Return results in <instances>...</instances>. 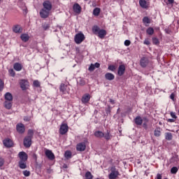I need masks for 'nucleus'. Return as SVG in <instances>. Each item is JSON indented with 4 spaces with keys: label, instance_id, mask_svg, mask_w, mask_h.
Here are the masks:
<instances>
[{
    "label": "nucleus",
    "instance_id": "f257e3e1",
    "mask_svg": "<svg viewBox=\"0 0 179 179\" xmlns=\"http://www.w3.org/2000/svg\"><path fill=\"white\" fill-rule=\"evenodd\" d=\"M92 33L95 34V36H97L99 38H104L106 36H107V31L103 29H100V27L97 25H94L92 27Z\"/></svg>",
    "mask_w": 179,
    "mask_h": 179
},
{
    "label": "nucleus",
    "instance_id": "f03ea898",
    "mask_svg": "<svg viewBox=\"0 0 179 179\" xmlns=\"http://www.w3.org/2000/svg\"><path fill=\"white\" fill-rule=\"evenodd\" d=\"M118 176H120V172L117 171L115 166H112L110 168V173L108 175L109 179H117L118 178Z\"/></svg>",
    "mask_w": 179,
    "mask_h": 179
},
{
    "label": "nucleus",
    "instance_id": "7ed1b4c3",
    "mask_svg": "<svg viewBox=\"0 0 179 179\" xmlns=\"http://www.w3.org/2000/svg\"><path fill=\"white\" fill-rule=\"evenodd\" d=\"M19 85L22 90H27V89L30 87V83L29 82V80H27V79L20 80Z\"/></svg>",
    "mask_w": 179,
    "mask_h": 179
},
{
    "label": "nucleus",
    "instance_id": "20e7f679",
    "mask_svg": "<svg viewBox=\"0 0 179 179\" xmlns=\"http://www.w3.org/2000/svg\"><path fill=\"white\" fill-rule=\"evenodd\" d=\"M144 121H148L147 117H141L138 115L134 119V122L137 125V127H141V125L143 124Z\"/></svg>",
    "mask_w": 179,
    "mask_h": 179
},
{
    "label": "nucleus",
    "instance_id": "39448f33",
    "mask_svg": "<svg viewBox=\"0 0 179 179\" xmlns=\"http://www.w3.org/2000/svg\"><path fill=\"white\" fill-rule=\"evenodd\" d=\"M74 41L76 44H80L85 41V34L83 33L77 34L74 37Z\"/></svg>",
    "mask_w": 179,
    "mask_h": 179
},
{
    "label": "nucleus",
    "instance_id": "423d86ee",
    "mask_svg": "<svg viewBox=\"0 0 179 179\" xmlns=\"http://www.w3.org/2000/svg\"><path fill=\"white\" fill-rule=\"evenodd\" d=\"M69 127L66 123H62L59 128L60 135H65L68 132Z\"/></svg>",
    "mask_w": 179,
    "mask_h": 179
},
{
    "label": "nucleus",
    "instance_id": "0eeeda50",
    "mask_svg": "<svg viewBox=\"0 0 179 179\" xmlns=\"http://www.w3.org/2000/svg\"><path fill=\"white\" fill-rule=\"evenodd\" d=\"M59 91L62 94H69V88L67 85L64 83H62L59 86Z\"/></svg>",
    "mask_w": 179,
    "mask_h": 179
},
{
    "label": "nucleus",
    "instance_id": "6e6552de",
    "mask_svg": "<svg viewBox=\"0 0 179 179\" xmlns=\"http://www.w3.org/2000/svg\"><path fill=\"white\" fill-rule=\"evenodd\" d=\"M3 145L5 148H13V141L9 138H6L3 141Z\"/></svg>",
    "mask_w": 179,
    "mask_h": 179
},
{
    "label": "nucleus",
    "instance_id": "1a4fd4ad",
    "mask_svg": "<svg viewBox=\"0 0 179 179\" xmlns=\"http://www.w3.org/2000/svg\"><path fill=\"white\" fill-rule=\"evenodd\" d=\"M16 131L18 134H24L26 131V127H24V124L22 123H18L16 125Z\"/></svg>",
    "mask_w": 179,
    "mask_h": 179
},
{
    "label": "nucleus",
    "instance_id": "9d476101",
    "mask_svg": "<svg viewBox=\"0 0 179 179\" xmlns=\"http://www.w3.org/2000/svg\"><path fill=\"white\" fill-rule=\"evenodd\" d=\"M140 65L141 68H146L149 65V59L145 57H142L140 60Z\"/></svg>",
    "mask_w": 179,
    "mask_h": 179
},
{
    "label": "nucleus",
    "instance_id": "9b49d317",
    "mask_svg": "<svg viewBox=\"0 0 179 179\" xmlns=\"http://www.w3.org/2000/svg\"><path fill=\"white\" fill-rule=\"evenodd\" d=\"M31 137L30 136H25L24 138V148H29L30 146H31Z\"/></svg>",
    "mask_w": 179,
    "mask_h": 179
},
{
    "label": "nucleus",
    "instance_id": "f8f14e48",
    "mask_svg": "<svg viewBox=\"0 0 179 179\" xmlns=\"http://www.w3.org/2000/svg\"><path fill=\"white\" fill-rule=\"evenodd\" d=\"M92 96H90V94L86 93L84 95H83L81 101L83 104H87L89 101H90V99Z\"/></svg>",
    "mask_w": 179,
    "mask_h": 179
},
{
    "label": "nucleus",
    "instance_id": "ddd939ff",
    "mask_svg": "<svg viewBox=\"0 0 179 179\" xmlns=\"http://www.w3.org/2000/svg\"><path fill=\"white\" fill-rule=\"evenodd\" d=\"M76 150L78 152H85L86 150V143H79L76 145Z\"/></svg>",
    "mask_w": 179,
    "mask_h": 179
},
{
    "label": "nucleus",
    "instance_id": "4468645a",
    "mask_svg": "<svg viewBox=\"0 0 179 179\" xmlns=\"http://www.w3.org/2000/svg\"><path fill=\"white\" fill-rule=\"evenodd\" d=\"M18 156L20 159V162H27V159H29V156L24 152H20Z\"/></svg>",
    "mask_w": 179,
    "mask_h": 179
},
{
    "label": "nucleus",
    "instance_id": "2eb2a0df",
    "mask_svg": "<svg viewBox=\"0 0 179 179\" xmlns=\"http://www.w3.org/2000/svg\"><path fill=\"white\" fill-rule=\"evenodd\" d=\"M45 10L50 11L52 9V4L50 1H45L43 3Z\"/></svg>",
    "mask_w": 179,
    "mask_h": 179
},
{
    "label": "nucleus",
    "instance_id": "dca6fc26",
    "mask_svg": "<svg viewBox=\"0 0 179 179\" xmlns=\"http://www.w3.org/2000/svg\"><path fill=\"white\" fill-rule=\"evenodd\" d=\"M73 10L75 13H78L79 15L82 12V7L79 3H76L73 6Z\"/></svg>",
    "mask_w": 179,
    "mask_h": 179
},
{
    "label": "nucleus",
    "instance_id": "f3484780",
    "mask_svg": "<svg viewBox=\"0 0 179 179\" xmlns=\"http://www.w3.org/2000/svg\"><path fill=\"white\" fill-rule=\"evenodd\" d=\"M40 15L43 19H47L50 16V11L43 8L40 12Z\"/></svg>",
    "mask_w": 179,
    "mask_h": 179
},
{
    "label": "nucleus",
    "instance_id": "a211bd4d",
    "mask_svg": "<svg viewBox=\"0 0 179 179\" xmlns=\"http://www.w3.org/2000/svg\"><path fill=\"white\" fill-rule=\"evenodd\" d=\"M45 156L49 159V160H54L55 159V155L52 153V151L50 150H46L45 152Z\"/></svg>",
    "mask_w": 179,
    "mask_h": 179
},
{
    "label": "nucleus",
    "instance_id": "6ab92c4d",
    "mask_svg": "<svg viewBox=\"0 0 179 179\" xmlns=\"http://www.w3.org/2000/svg\"><path fill=\"white\" fill-rule=\"evenodd\" d=\"M125 73V65L120 64L118 67L117 75L118 76H122Z\"/></svg>",
    "mask_w": 179,
    "mask_h": 179
},
{
    "label": "nucleus",
    "instance_id": "aec40b11",
    "mask_svg": "<svg viewBox=\"0 0 179 179\" xmlns=\"http://www.w3.org/2000/svg\"><path fill=\"white\" fill-rule=\"evenodd\" d=\"M13 69L17 72H20V71H22V69H23V66L22 65V64L16 62L13 64Z\"/></svg>",
    "mask_w": 179,
    "mask_h": 179
},
{
    "label": "nucleus",
    "instance_id": "412c9836",
    "mask_svg": "<svg viewBox=\"0 0 179 179\" xmlns=\"http://www.w3.org/2000/svg\"><path fill=\"white\" fill-rule=\"evenodd\" d=\"M142 21L145 26H148V24H150V23H152V20L148 16L143 17Z\"/></svg>",
    "mask_w": 179,
    "mask_h": 179
},
{
    "label": "nucleus",
    "instance_id": "4be33fe9",
    "mask_svg": "<svg viewBox=\"0 0 179 179\" xmlns=\"http://www.w3.org/2000/svg\"><path fill=\"white\" fill-rule=\"evenodd\" d=\"M105 78L106 80H114V79H115V76L111 73H106L105 74Z\"/></svg>",
    "mask_w": 179,
    "mask_h": 179
},
{
    "label": "nucleus",
    "instance_id": "5701e85b",
    "mask_svg": "<svg viewBox=\"0 0 179 179\" xmlns=\"http://www.w3.org/2000/svg\"><path fill=\"white\" fill-rule=\"evenodd\" d=\"M4 99L6 101H12L13 100V96L10 92H7L4 95Z\"/></svg>",
    "mask_w": 179,
    "mask_h": 179
},
{
    "label": "nucleus",
    "instance_id": "b1692460",
    "mask_svg": "<svg viewBox=\"0 0 179 179\" xmlns=\"http://www.w3.org/2000/svg\"><path fill=\"white\" fill-rule=\"evenodd\" d=\"M139 5L141 8H143V9H148L149 7L146 0H139Z\"/></svg>",
    "mask_w": 179,
    "mask_h": 179
},
{
    "label": "nucleus",
    "instance_id": "393cba45",
    "mask_svg": "<svg viewBox=\"0 0 179 179\" xmlns=\"http://www.w3.org/2000/svg\"><path fill=\"white\" fill-rule=\"evenodd\" d=\"M20 38L24 43H27L30 38V36H29V34H22L20 36Z\"/></svg>",
    "mask_w": 179,
    "mask_h": 179
},
{
    "label": "nucleus",
    "instance_id": "a878e982",
    "mask_svg": "<svg viewBox=\"0 0 179 179\" xmlns=\"http://www.w3.org/2000/svg\"><path fill=\"white\" fill-rule=\"evenodd\" d=\"M22 27L20 25H15L13 28V31H14V33H17V34L22 33Z\"/></svg>",
    "mask_w": 179,
    "mask_h": 179
},
{
    "label": "nucleus",
    "instance_id": "bb28decb",
    "mask_svg": "<svg viewBox=\"0 0 179 179\" xmlns=\"http://www.w3.org/2000/svg\"><path fill=\"white\" fill-rule=\"evenodd\" d=\"M27 161H20L18 162L20 169H22V170L24 169H27V165L26 164Z\"/></svg>",
    "mask_w": 179,
    "mask_h": 179
},
{
    "label": "nucleus",
    "instance_id": "cd10ccee",
    "mask_svg": "<svg viewBox=\"0 0 179 179\" xmlns=\"http://www.w3.org/2000/svg\"><path fill=\"white\" fill-rule=\"evenodd\" d=\"M94 136L96 138H104V133L101 131H96L94 132Z\"/></svg>",
    "mask_w": 179,
    "mask_h": 179
},
{
    "label": "nucleus",
    "instance_id": "c85d7f7f",
    "mask_svg": "<svg viewBox=\"0 0 179 179\" xmlns=\"http://www.w3.org/2000/svg\"><path fill=\"white\" fill-rule=\"evenodd\" d=\"M103 138L106 141H110L113 138V136L110 134V131L107 130L106 134H103Z\"/></svg>",
    "mask_w": 179,
    "mask_h": 179
},
{
    "label": "nucleus",
    "instance_id": "c756f323",
    "mask_svg": "<svg viewBox=\"0 0 179 179\" xmlns=\"http://www.w3.org/2000/svg\"><path fill=\"white\" fill-rule=\"evenodd\" d=\"M146 33L148 36H153V34H155V29L153 27H150L146 29Z\"/></svg>",
    "mask_w": 179,
    "mask_h": 179
},
{
    "label": "nucleus",
    "instance_id": "7c9ffc66",
    "mask_svg": "<svg viewBox=\"0 0 179 179\" xmlns=\"http://www.w3.org/2000/svg\"><path fill=\"white\" fill-rule=\"evenodd\" d=\"M11 101H6L4 102V106L8 109V110H10V108H12V102H10Z\"/></svg>",
    "mask_w": 179,
    "mask_h": 179
},
{
    "label": "nucleus",
    "instance_id": "2f4dec72",
    "mask_svg": "<svg viewBox=\"0 0 179 179\" xmlns=\"http://www.w3.org/2000/svg\"><path fill=\"white\" fill-rule=\"evenodd\" d=\"M162 135V131H160V128H157L154 131V136L157 138H159Z\"/></svg>",
    "mask_w": 179,
    "mask_h": 179
},
{
    "label": "nucleus",
    "instance_id": "473e14b6",
    "mask_svg": "<svg viewBox=\"0 0 179 179\" xmlns=\"http://www.w3.org/2000/svg\"><path fill=\"white\" fill-rule=\"evenodd\" d=\"M100 12H101L100 8H95L93 10V15H94V16H99V15H100Z\"/></svg>",
    "mask_w": 179,
    "mask_h": 179
},
{
    "label": "nucleus",
    "instance_id": "72a5a7b5",
    "mask_svg": "<svg viewBox=\"0 0 179 179\" xmlns=\"http://www.w3.org/2000/svg\"><path fill=\"white\" fill-rule=\"evenodd\" d=\"M165 139H166V141H171V139H173V134L171 133H166Z\"/></svg>",
    "mask_w": 179,
    "mask_h": 179
},
{
    "label": "nucleus",
    "instance_id": "f704fd0d",
    "mask_svg": "<svg viewBox=\"0 0 179 179\" xmlns=\"http://www.w3.org/2000/svg\"><path fill=\"white\" fill-rule=\"evenodd\" d=\"M41 84L40 83V81H38V80H35L33 82V87H41Z\"/></svg>",
    "mask_w": 179,
    "mask_h": 179
},
{
    "label": "nucleus",
    "instance_id": "c9c22d12",
    "mask_svg": "<svg viewBox=\"0 0 179 179\" xmlns=\"http://www.w3.org/2000/svg\"><path fill=\"white\" fill-rule=\"evenodd\" d=\"M64 156L66 157V159H71V157H72V152L71 151H66Z\"/></svg>",
    "mask_w": 179,
    "mask_h": 179
},
{
    "label": "nucleus",
    "instance_id": "e433bc0d",
    "mask_svg": "<svg viewBox=\"0 0 179 179\" xmlns=\"http://www.w3.org/2000/svg\"><path fill=\"white\" fill-rule=\"evenodd\" d=\"M85 179H93V176L90 171L85 173Z\"/></svg>",
    "mask_w": 179,
    "mask_h": 179
},
{
    "label": "nucleus",
    "instance_id": "4c0bfd02",
    "mask_svg": "<svg viewBox=\"0 0 179 179\" xmlns=\"http://www.w3.org/2000/svg\"><path fill=\"white\" fill-rule=\"evenodd\" d=\"M152 44L155 45H159L160 44V41H159V38L154 37L152 38Z\"/></svg>",
    "mask_w": 179,
    "mask_h": 179
},
{
    "label": "nucleus",
    "instance_id": "58836bf2",
    "mask_svg": "<svg viewBox=\"0 0 179 179\" xmlns=\"http://www.w3.org/2000/svg\"><path fill=\"white\" fill-rule=\"evenodd\" d=\"M8 73L12 78H15V76H16V73L15 72V70H13V69H9Z\"/></svg>",
    "mask_w": 179,
    "mask_h": 179
},
{
    "label": "nucleus",
    "instance_id": "ea45409f",
    "mask_svg": "<svg viewBox=\"0 0 179 179\" xmlns=\"http://www.w3.org/2000/svg\"><path fill=\"white\" fill-rule=\"evenodd\" d=\"M148 122H149V119L147 117V121H144L143 122V128H144V129H145V131H148Z\"/></svg>",
    "mask_w": 179,
    "mask_h": 179
},
{
    "label": "nucleus",
    "instance_id": "a19ab883",
    "mask_svg": "<svg viewBox=\"0 0 179 179\" xmlns=\"http://www.w3.org/2000/svg\"><path fill=\"white\" fill-rule=\"evenodd\" d=\"M178 172V168H177L176 166H173L171 169V174H177Z\"/></svg>",
    "mask_w": 179,
    "mask_h": 179
},
{
    "label": "nucleus",
    "instance_id": "79ce46f5",
    "mask_svg": "<svg viewBox=\"0 0 179 179\" xmlns=\"http://www.w3.org/2000/svg\"><path fill=\"white\" fill-rule=\"evenodd\" d=\"M108 71H111L112 72H114L115 69H117V67L115 65H109L108 67Z\"/></svg>",
    "mask_w": 179,
    "mask_h": 179
},
{
    "label": "nucleus",
    "instance_id": "37998d69",
    "mask_svg": "<svg viewBox=\"0 0 179 179\" xmlns=\"http://www.w3.org/2000/svg\"><path fill=\"white\" fill-rule=\"evenodd\" d=\"M34 135V131L31 129L28 130V135L27 136H30L31 138H33V136Z\"/></svg>",
    "mask_w": 179,
    "mask_h": 179
},
{
    "label": "nucleus",
    "instance_id": "c03bdc74",
    "mask_svg": "<svg viewBox=\"0 0 179 179\" xmlns=\"http://www.w3.org/2000/svg\"><path fill=\"white\" fill-rule=\"evenodd\" d=\"M94 69H96V68L94 67V64H91V65L90 66L88 71H90V72H93V71H94Z\"/></svg>",
    "mask_w": 179,
    "mask_h": 179
},
{
    "label": "nucleus",
    "instance_id": "a18cd8bd",
    "mask_svg": "<svg viewBox=\"0 0 179 179\" xmlns=\"http://www.w3.org/2000/svg\"><path fill=\"white\" fill-rule=\"evenodd\" d=\"M78 85H80V86H85L86 81H85V80H80Z\"/></svg>",
    "mask_w": 179,
    "mask_h": 179
},
{
    "label": "nucleus",
    "instance_id": "49530a36",
    "mask_svg": "<svg viewBox=\"0 0 179 179\" xmlns=\"http://www.w3.org/2000/svg\"><path fill=\"white\" fill-rule=\"evenodd\" d=\"M3 81L0 79V92H2L3 90Z\"/></svg>",
    "mask_w": 179,
    "mask_h": 179
},
{
    "label": "nucleus",
    "instance_id": "de8ad7c7",
    "mask_svg": "<svg viewBox=\"0 0 179 179\" xmlns=\"http://www.w3.org/2000/svg\"><path fill=\"white\" fill-rule=\"evenodd\" d=\"M5 164V159L0 157V167H2Z\"/></svg>",
    "mask_w": 179,
    "mask_h": 179
},
{
    "label": "nucleus",
    "instance_id": "09e8293b",
    "mask_svg": "<svg viewBox=\"0 0 179 179\" xmlns=\"http://www.w3.org/2000/svg\"><path fill=\"white\" fill-rule=\"evenodd\" d=\"M23 174L25 177H29L30 176V171L26 170L23 171Z\"/></svg>",
    "mask_w": 179,
    "mask_h": 179
},
{
    "label": "nucleus",
    "instance_id": "8fccbe9b",
    "mask_svg": "<svg viewBox=\"0 0 179 179\" xmlns=\"http://www.w3.org/2000/svg\"><path fill=\"white\" fill-rule=\"evenodd\" d=\"M176 94L174 93H171L170 95V99L173 100V101H176Z\"/></svg>",
    "mask_w": 179,
    "mask_h": 179
},
{
    "label": "nucleus",
    "instance_id": "3c124183",
    "mask_svg": "<svg viewBox=\"0 0 179 179\" xmlns=\"http://www.w3.org/2000/svg\"><path fill=\"white\" fill-rule=\"evenodd\" d=\"M31 117L29 116H25L24 117V121H26L27 122H29V121H31Z\"/></svg>",
    "mask_w": 179,
    "mask_h": 179
},
{
    "label": "nucleus",
    "instance_id": "603ef678",
    "mask_svg": "<svg viewBox=\"0 0 179 179\" xmlns=\"http://www.w3.org/2000/svg\"><path fill=\"white\" fill-rule=\"evenodd\" d=\"M124 45H126V47H129V45H131V41L129 40H126L124 41Z\"/></svg>",
    "mask_w": 179,
    "mask_h": 179
},
{
    "label": "nucleus",
    "instance_id": "864d4df0",
    "mask_svg": "<svg viewBox=\"0 0 179 179\" xmlns=\"http://www.w3.org/2000/svg\"><path fill=\"white\" fill-rule=\"evenodd\" d=\"M171 117H172V118L175 120H177V115H176V113H171Z\"/></svg>",
    "mask_w": 179,
    "mask_h": 179
},
{
    "label": "nucleus",
    "instance_id": "5fc2aeb1",
    "mask_svg": "<svg viewBox=\"0 0 179 179\" xmlns=\"http://www.w3.org/2000/svg\"><path fill=\"white\" fill-rule=\"evenodd\" d=\"M143 43L145 44V45H150V41H149V39H145Z\"/></svg>",
    "mask_w": 179,
    "mask_h": 179
},
{
    "label": "nucleus",
    "instance_id": "6e6d98bb",
    "mask_svg": "<svg viewBox=\"0 0 179 179\" xmlns=\"http://www.w3.org/2000/svg\"><path fill=\"white\" fill-rule=\"evenodd\" d=\"M162 176L161 173H157V176L155 177V179H162Z\"/></svg>",
    "mask_w": 179,
    "mask_h": 179
},
{
    "label": "nucleus",
    "instance_id": "4d7b16f0",
    "mask_svg": "<svg viewBox=\"0 0 179 179\" xmlns=\"http://www.w3.org/2000/svg\"><path fill=\"white\" fill-rule=\"evenodd\" d=\"M50 28V25L48 24H45L44 25H43V29H44V30H47L48 29H49Z\"/></svg>",
    "mask_w": 179,
    "mask_h": 179
},
{
    "label": "nucleus",
    "instance_id": "13d9d810",
    "mask_svg": "<svg viewBox=\"0 0 179 179\" xmlns=\"http://www.w3.org/2000/svg\"><path fill=\"white\" fill-rule=\"evenodd\" d=\"M167 122H176V119H166Z\"/></svg>",
    "mask_w": 179,
    "mask_h": 179
},
{
    "label": "nucleus",
    "instance_id": "bf43d9fd",
    "mask_svg": "<svg viewBox=\"0 0 179 179\" xmlns=\"http://www.w3.org/2000/svg\"><path fill=\"white\" fill-rule=\"evenodd\" d=\"M106 113H111V107H110V106H108V108H106Z\"/></svg>",
    "mask_w": 179,
    "mask_h": 179
},
{
    "label": "nucleus",
    "instance_id": "052dcab7",
    "mask_svg": "<svg viewBox=\"0 0 179 179\" xmlns=\"http://www.w3.org/2000/svg\"><path fill=\"white\" fill-rule=\"evenodd\" d=\"M94 68H100V64H99V63H98V62H96V63L94 64Z\"/></svg>",
    "mask_w": 179,
    "mask_h": 179
},
{
    "label": "nucleus",
    "instance_id": "680f3d73",
    "mask_svg": "<svg viewBox=\"0 0 179 179\" xmlns=\"http://www.w3.org/2000/svg\"><path fill=\"white\" fill-rule=\"evenodd\" d=\"M110 103H111V104H115V101L112 99H110Z\"/></svg>",
    "mask_w": 179,
    "mask_h": 179
},
{
    "label": "nucleus",
    "instance_id": "e2e57ef3",
    "mask_svg": "<svg viewBox=\"0 0 179 179\" xmlns=\"http://www.w3.org/2000/svg\"><path fill=\"white\" fill-rule=\"evenodd\" d=\"M169 3L173 4L174 3V0H168Z\"/></svg>",
    "mask_w": 179,
    "mask_h": 179
},
{
    "label": "nucleus",
    "instance_id": "0e129e2a",
    "mask_svg": "<svg viewBox=\"0 0 179 179\" xmlns=\"http://www.w3.org/2000/svg\"><path fill=\"white\" fill-rule=\"evenodd\" d=\"M33 157H34V159H35V160H37V155L34 154Z\"/></svg>",
    "mask_w": 179,
    "mask_h": 179
},
{
    "label": "nucleus",
    "instance_id": "69168bd1",
    "mask_svg": "<svg viewBox=\"0 0 179 179\" xmlns=\"http://www.w3.org/2000/svg\"><path fill=\"white\" fill-rule=\"evenodd\" d=\"M84 1H89V0H84Z\"/></svg>",
    "mask_w": 179,
    "mask_h": 179
}]
</instances>
